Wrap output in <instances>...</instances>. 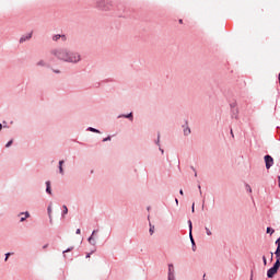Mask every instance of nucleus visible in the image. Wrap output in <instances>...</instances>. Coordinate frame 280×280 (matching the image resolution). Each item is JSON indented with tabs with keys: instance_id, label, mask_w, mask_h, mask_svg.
<instances>
[{
	"instance_id": "f257e3e1",
	"label": "nucleus",
	"mask_w": 280,
	"mask_h": 280,
	"mask_svg": "<svg viewBox=\"0 0 280 280\" xmlns=\"http://www.w3.org/2000/svg\"><path fill=\"white\" fill-rule=\"evenodd\" d=\"M52 54L58 58V60H63V62H80V55H72V58H69V50L66 48H59L52 50Z\"/></svg>"
},
{
	"instance_id": "f03ea898",
	"label": "nucleus",
	"mask_w": 280,
	"mask_h": 280,
	"mask_svg": "<svg viewBox=\"0 0 280 280\" xmlns=\"http://www.w3.org/2000/svg\"><path fill=\"white\" fill-rule=\"evenodd\" d=\"M279 268H280V260L277 259L273 267H271L268 271H267V277L268 279H272V277H275L277 275V272H279Z\"/></svg>"
},
{
	"instance_id": "7ed1b4c3",
	"label": "nucleus",
	"mask_w": 280,
	"mask_h": 280,
	"mask_svg": "<svg viewBox=\"0 0 280 280\" xmlns=\"http://www.w3.org/2000/svg\"><path fill=\"white\" fill-rule=\"evenodd\" d=\"M265 163H266V168L270 170L272 165H275V160L270 155H265Z\"/></svg>"
},
{
	"instance_id": "20e7f679",
	"label": "nucleus",
	"mask_w": 280,
	"mask_h": 280,
	"mask_svg": "<svg viewBox=\"0 0 280 280\" xmlns=\"http://www.w3.org/2000/svg\"><path fill=\"white\" fill-rule=\"evenodd\" d=\"M174 276V265H168V280H175Z\"/></svg>"
},
{
	"instance_id": "39448f33",
	"label": "nucleus",
	"mask_w": 280,
	"mask_h": 280,
	"mask_svg": "<svg viewBox=\"0 0 280 280\" xmlns=\"http://www.w3.org/2000/svg\"><path fill=\"white\" fill-rule=\"evenodd\" d=\"M277 249L275 252L276 259L280 260V243L276 241Z\"/></svg>"
},
{
	"instance_id": "423d86ee",
	"label": "nucleus",
	"mask_w": 280,
	"mask_h": 280,
	"mask_svg": "<svg viewBox=\"0 0 280 280\" xmlns=\"http://www.w3.org/2000/svg\"><path fill=\"white\" fill-rule=\"evenodd\" d=\"M32 38V33H28L27 35H24L20 38V43H25V40H30Z\"/></svg>"
},
{
	"instance_id": "0eeeda50",
	"label": "nucleus",
	"mask_w": 280,
	"mask_h": 280,
	"mask_svg": "<svg viewBox=\"0 0 280 280\" xmlns=\"http://www.w3.org/2000/svg\"><path fill=\"white\" fill-rule=\"evenodd\" d=\"M191 229H192V226H191V221H189V237H190V240H191V244H192V246H196V242H194V236L191 235Z\"/></svg>"
},
{
	"instance_id": "6e6552de",
	"label": "nucleus",
	"mask_w": 280,
	"mask_h": 280,
	"mask_svg": "<svg viewBox=\"0 0 280 280\" xmlns=\"http://www.w3.org/2000/svg\"><path fill=\"white\" fill-rule=\"evenodd\" d=\"M46 191L47 194H51V182H46Z\"/></svg>"
},
{
	"instance_id": "1a4fd4ad",
	"label": "nucleus",
	"mask_w": 280,
	"mask_h": 280,
	"mask_svg": "<svg viewBox=\"0 0 280 280\" xmlns=\"http://www.w3.org/2000/svg\"><path fill=\"white\" fill-rule=\"evenodd\" d=\"M21 215H24L21 218V222H25V220H27V218H30V212H25V213H21Z\"/></svg>"
},
{
	"instance_id": "9d476101",
	"label": "nucleus",
	"mask_w": 280,
	"mask_h": 280,
	"mask_svg": "<svg viewBox=\"0 0 280 280\" xmlns=\"http://www.w3.org/2000/svg\"><path fill=\"white\" fill-rule=\"evenodd\" d=\"M65 164V161H59V172L60 174H65V170L62 168V165Z\"/></svg>"
},
{
	"instance_id": "9b49d317",
	"label": "nucleus",
	"mask_w": 280,
	"mask_h": 280,
	"mask_svg": "<svg viewBox=\"0 0 280 280\" xmlns=\"http://www.w3.org/2000/svg\"><path fill=\"white\" fill-rule=\"evenodd\" d=\"M95 233H97V231H93V232H92V235H91L90 238H89V242H90L91 244H93V245H95V240L93 238V235H95Z\"/></svg>"
},
{
	"instance_id": "f8f14e48",
	"label": "nucleus",
	"mask_w": 280,
	"mask_h": 280,
	"mask_svg": "<svg viewBox=\"0 0 280 280\" xmlns=\"http://www.w3.org/2000/svg\"><path fill=\"white\" fill-rule=\"evenodd\" d=\"M184 135L187 137V136H189V135H191V129H189V127H186L185 129H184Z\"/></svg>"
},
{
	"instance_id": "ddd939ff",
	"label": "nucleus",
	"mask_w": 280,
	"mask_h": 280,
	"mask_svg": "<svg viewBox=\"0 0 280 280\" xmlns=\"http://www.w3.org/2000/svg\"><path fill=\"white\" fill-rule=\"evenodd\" d=\"M73 56H80V54L68 50V58H73Z\"/></svg>"
},
{
	"instance_id": "4468645a",
	"label": "nucleus",
	"mask_w": 280,
	"mask_h": 280,
	"mask_svg": "<svg viewBox=\"0 0 280 280\" xmlns=\"http://www.w3.org/2000/svg\"><path fill=\"white\" fill-rule=\"evenodd\" d=\"M150 235H154V225L150 223V230H149Z\"/></svg>"
},
{
	"instance_id": "2eb2a0df",
	"label": "nucleus",
	"mask_w": 280,
	"mask_h": 280,
	"mask_svg": "<svg viewBox=\"0 0 280 280\" xmlns=\"http://www.w3.org/2000/svg\"><path fill=\"white\" fill-rule=\"evenodd\" d=\"M69 213V209L67 208V206H63V215H67Z\"/></svg>"
},
{
	"instance_id": "dca6fc26",
	"label": "nucleus",
	"mask_w": 280,
	"mask_h": 280,
	"mask_svg": "<svg viewBox=\"0 0 280 280\" xmlns=\"http://www.w3.org/2000/svg\"><path fill=\"white\" fill-rule=\"evenodd\" d=\"M124 117H126V119H131L132 120V113H130L128 115H124Z\"/></svg>"
},
{
	"instance_id": "f3484780",
	"label": "nucleus",
	"mask_w": 280,
	"mask_h": 280,
	"mask_svg": "<svg viewBox=\"0 0 280 280\" xmlns=\"http://www.w3.org/2000/svg\"><path fill=\"white\" fill-rule=\"evenodd\" d=\"M89 130H90L91 132H100V130H97V129H95V128H93V127H90Z\"/></svg>"
},
{
	"instance_id": "a211bd4d",
	"label": "nucleus",
	"mask_w": 280,
	"mask_h": 280,
	"mask_svg": "<svg viewBox=\"0 0 280 280\" xmlns=\"http://www.w3.org/2000/svg\"><path fill=\"white\" fill-rule=\"evenodd\" d=\"M246 189L249 191V194H253V188H250V185H246Z\"/></svg>"
},
{
	"instance_id": "6ab92c4d",
	"label": "nucleus",
	"mask_w": 280,
	"mask_h": 280,
	"mask_svg": "<svg viewBox=\"0 0 280 280\" xmlns=\"http://www.w3.org/2000/svg\"><path fill=\"white\" fill-rule=\"evenodd\" d=\"M267 233H270V235H272V233H275V230H272L271 228H267Z\"/></svg>"
},
{
	"instance_id": "aec40b11",
	"label": "nucleus",
	"mask_w": 280,
	"mask_h": 280,
	"mask_svg": "<svg viewBox=\"0 0 280 280\" xmlns=\"http://www.w3.org/2000/svg\"><path fill=\"white\" fill-rule=\"evenodd\" d=\"M37 66H38V67H45V61H43V60L39 61V62L37 63Z\"/></svg>"
},
{
	"instance_id": "412c9836",
	"label": "nucleus",
	"mask_w": 280,
	"mask_h": 280,
	"mask_svg": "<svg viewBox=\"0 0 280 280\" xmlns=\"http://www.w3.org/2000/svg\"><path fill=\"white\" fill-rule=\"evenodd\" d=\"M206 233L207 235H212L211 230H209V228H206Z\"/></svg>"
},
{
	"instance_id": "4be33fe9",
	"label": "nucleus",
	"mask_w": 280,
	"mask_h": 280,
	"mask_svg": "<svg viewBox=\"0 0 280 280\" xmlns=\"http://www.w3.org/2000/svg\"><path fill=\"white\" fill-rule=\"evenodd\" d=\"M59 38H60V35H55V36L52 37V40H59Z\"/></svg>"
},
{
	"instance_id": "5701e85b",
	"label": "nucleus",
	"mask_w": 280,
	"mask_h": 280,
	"mask_svg": "<svg viewBox=\"0 0 280 280\" xmlns=\"http://www.w3.org/2000/svg\"><path fill=\"white\" fill-rule=\"evenodd\" d=\"M13 141H9L7 144H5V148H10V145H12Z\"/></svg>"
},
{
	"instance_id": "b1692460",
	"label": "nucleus",
	"mask_w": 280,
	"mask_h": 280,
	"mask_svg": "<svg viewBox=\"0 0 280 280\" xmlns=\"http://www.w3.org/2000/svg\"><path fill=\"white\" fill-rule=\"evenodd\" d=\"M71 250H73V247L63 250V253H71Z\"/></svg>"
},
{
	"instance_id": "393cba45",
	"label": "nucleus",
	"mask_w": 280,
	"mask_h": 280,
	"mask_svg": "<svg viewBox=\"0 0 280 280\" xmlns=\"http://www.w3.org/2000/svg\"><path fill=\"white\" fill-rule=\"evenodd\" d=\"M191 211H192V213L196 211V203H192Z\"/></svg>"
},
{
	"instance_id": "a878e982",
	"label": "nucleus",
	"mask_w": 280,
	"mask_h": 280,
	"mask_svg": "<svg viewBox=\"0 0 280 280\" xmlns=\"http://www.w3.org/2000/svg\"><path fill=\"white\" fill-rule=\"evenodd\" d=\"M10 253H8V254H5V259H4V261H8V258L10 257Z\"/></svg>"
},
{
	"instance_id": "bb28decb",
	"label": "nucleus",
	"mask_w": 280,
	"mask_h": 280,
	"mask_svg": "<svg viewBox=\"0 0 280 280\" xmlns=\"http://www.w3.org/2000/svg\"><path fill=\"white\" fill-rule=\"evenodd\" d=\"M264 264L266 266V264H268V260L266 259V256L262 257Z\"/></svg>"
},
{
	"instance_id": "cd10ccee",
	"label": "nucleus",
	"mask_w": 280,
	"mask_h": 280,
	"mask_svg": "<svg viewBox=\"0 0 280 280\" xmlns=\"http://www.w3.org/2000/svg\"><path fill=\"white\" fill-rule=\"evenodd\" d=\"M103 141H104V142L110 141V137L104 138Z\"/></svg>"
},
{
	"instance_id": "c85d7f7f",
	"label": "nucleus",
	"mask_w": 280,
	"mask_h": 280,
	"mask_svg": "<svg viewBox=\"0 0 280 280\" xmlns=\"http://www.w3.org/2000/svg\"><path fill=\"white\" fill-rule=\"evenodd\" d=\"M77 235H80L82 233V231L80 229L77 230Z\"/></svg>"
},
{
	"instance_id": "c756f323",
	"label": "nucleus",
	"mask_w": 280,
	"mask_h": 280,
	"mask_svg": "<svg viewBox=\"0 0 280 280\" xmlns=\"http://www.w3.org/2000/svg\"><path fill=\"white\" fill-rule=\"evenodd\" d=\"M48 213L51 215V207L48 208Z\"/></svg>"
},
{
	"instance_id": "7c9ffc66",
	"label": "nucleus",
	"mask_w": 280,
	"mask_h": 280,
	"mask_svg": "<svg viewBox=\"0 0 280 280\" xmlns=\"http://www.w3.org/2000/svg\"><path fill=\"white\" fill-rule=\"evenodd\" d=\"M179 194H180V196H184L185 192L183 191V189H180Z\"/></svg>"
},
{
	"instance_id": "2f4dec72",
	"label": "nucleus",
	"mask_w": 280,
	"mask_h": 280,
	"mask_svg": "<svg viewBox=\"0 0 280 280\" xmlns=\"http://www.w3.org/2000/svg\"><path fill=\"white\" fill-rule=\"evenodd\" d=\"M270 255H271V261H272V257H275V253L271 252Z\"/></svg>"
},
{
	"instance_id": "473e14b6",
	"label": "nucleus",
	"mask_w": 280,
	"mask_h": 280,
	"mask_svg": "<svg viewBox=\"0 0 280 280\" xmlns=\"http://www.w3.org/2000/svg\"><path fill=\"white\" fill-rule=\"evenodd\" d=\"M2 128H3V125H2V124H0V130H2Z\"/></svg>"
},
{
	"instance_id": "72a5a7b5",
	"label": "nucleus",
	"mask_w": 280,
	"mask_h": 280,
	"mask_svg": "<svg viewBox=\"0 0 280 280\" xmlns=\"http://www.w3.org/2000/svg\"><path fill=\"white\" fill-rule=\"evenodd\" d=\"M89 257H91V254H88V255H86V259H89Z\"/></svg>"
},
{
	"instance_id": "f704fd0d",
	"label": "nucleus",
	"mask_w": 280,
	"mask_h": 280,
	"mask_svg": "<svg viewBox=\"0 0 280 280\" xmlns=\"http://www.w3.org/2000/svg\"><path fill=\"white\" fill-rule=\"evenodd\" d=\"M55 73H60V71L59 70H55Z\"/></svg>"
},
{
	"instance_id": "c9c22d12",
	"label": "nucleus",
	"mask_w": 280,
	"mask_h": 280,
	"mask_svg": "<svg viewBox=\"0 0 280 280\" xmlns=\"http://www.w3.org/2000/svg\"><path fill=\"white\" fill-rule=\"evenodd\" d=\"M278 180H279V187H280V176H278Z\"/></svg>"
},
{
	"instance_id": "e433bc0d",
	"label": "nucleus",
	"mask_w": 280,
	"mask_h": 280,
	"mask_svg": "<svg viewBox=\"0 0 280 280\" xmlns=\"http://www.w3.org/2000/svg\"><path fill=\"white\" fill-rule=\"evenodd\" d=\"M176 205H178V199H175Z\"/></svg>"
},
{
	"instance_id": "4c0bfd02",
	"label": "nucleus",
	"mask_w": 280,
	"mask_h": 280,
	"mask_svg": "<svg viewBox=\"0 0 280 280\" xmlns=\"http://www.w3.org/2000/svg\"><path fill=\"white\" fill-rule=\"evenodd\" d=\"M179 23L183 24V20H179Z\"/></svg>"
},
{
	"instance_id": "58836bf2",
	"label": "nucleus",
	"mask_w": 280,
	"mask_h": 280,
	"mask_svg": "<svg viewBox=\"0 0 280 280\" xmlns=\"http://www.w3.org/2000/svg\"><path fill=\"white\" fill-rule=\"evenodd\" d=\"M231 135H232V137H233V130H231Z\"/></svg>"
},
{
	"instance_id": "ea45409f",
	"label": "nucleus",
	"mask_w": 280,
	"mask_h": 280,
	"mask_svg": "<svg viewBox=\"0 0 280 280\" xmlns=\"http://www.w3.org/2000/svg\"><path fill=\"white\" fill-rule=\"evenodd\" d=\"M198 189L200 190V189H201V187H200V186H198Z\"/></svg>"
},
{
	"instance_id": "a19ab883",
	"label": "nucleus",
	"mask_w": 280,
	"mask_h": 280,
	"mask_svg": "<svg viewBox=\"0 0 280 280\" xmlns=\"http://www.w3.org/2000/svg\"><path fill=\"white\" fill-rule=\"evenodd\" d=\"M195 176H198V174H197V173H195Z\"/></svg>"
},
{
	"instance_id": "79ce46f5",
	"label": "nucleus",
	"mask_w": 280,
	"mask_h": 280,
	"mask_svg": "<svg viewBox=\"0 0 280 280\" xmlns=\"http://www.w3.org/2000/svg\"><path fill=\"white\" fill-rule=\"evenodd\" d=\"M44 248H47V245H45Z\"/></svg>"
},
{
	"instance_id": "37998d69",
	"label": "nucleus",
	"mask_w": 280,
	"mask_h": 280,
	"mask_svg": "<svg viewBox=\"0 0 280 280\" xmlns=\"http://www.w3.org/2000/svg\"><path fill=\"white\" fill-rule=\"evenodd\" d=\"M250 280H253V277L250 278Z\"/></svg>"
}]
</instances>
